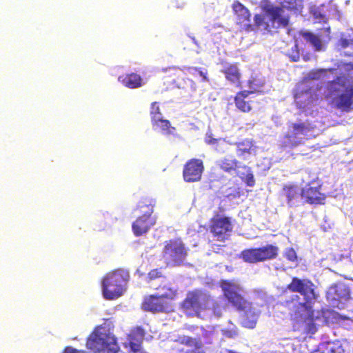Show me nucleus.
<instances>
[{"instance_id": "obj_1", "label": "nucleus", "mask_w": 353, "mask_h": 353, "mask_svg": "<svg viewBox=\"0 0 353 353\" xmlns=\"http://www.w3.org/2000/svg\"><path fill=\"white\" fill-rule=\"evenodd\" d=\"M286 290L291 292L299 293L304 297V302L300 301L298 294H293L284 300L282 305L290 310L291 317L297 323H302L305 332L314 334L317 331L314 319V312L310 305L317 298L313 282L308 279L292 277L291 282L286 285Z\"/></svg>"}, {"instance_id": "obj_2", "label": "nucleus", "mask_w": 353, "mask_h": 353, "mask_svg": "<svg viewBox=\"0 0 353 353\" xmlns=\"http://www.w3.org/2000/svg\"><path fill=\"white\" fill-rule=\"evenodd\" d=\"M325 97L330 99L335 108L342 112L353 109V84L345 76H338L327 82L325 86Z\"/></svg>"}, {"instance_id": "obj_3", "label": "nucleus", "mask_w": 353, "mask_h": 353, "mask_svg": "<svg viewBox=\"0 0 353 353\" xmlns=\"http://www.w3.org/2000/svg\"><path fill=\"white\" fill-rule=\"evenodd\" d=\"M264 15L256 14L254 17V25L268 32L285 28L289 24V17L284 14L280 6H267L263 8Z\"/></svg>"}, {"instance_id": "obj_4", "label": "nucleus", "mask_w": 353, "mask_h": 353, "mask_svg": "<svg viewBox=\"0 0 353 353\" xmlns=\"http://www.w3.org/2000/svg\"><path fill=\"white\" fill-rule=\"evenodd\" d=\"M159 290L162 289L165 290L163 294H154L144 297L142 302V308L145 311L154 313L169 312L173 310L172 301L174 300L177 294L176 290L174 289L170 285H159L155 288Z\"/></svg>"}, {"instance_id": "obj_5", "label": "nucleus", "mask_w": 353, "mask_h": 353, "mask_svg": "<svg viewBox=\"0 0 353 353\" xmlns=\"http://www.w3.org/2000/svg\"><path fill=\"white\" fill-rule=\"evenodd\" d=\"M323 183L316 176H310L307 173V176L302 179L300 190L301 199L303 203L310 205H324L327 198L323 192Z\"/></svg>"}, {"instance_id": "obj_6", "label": "nucleus", "mask_w": 353, "mask_h": 353, "mask_svg": "<svg viewBox=\"0 0 353 353\" xmlns=\"http://www.w3.org/2000/svg\"><path fill=\"white\" fill-rule=\"evenodd\" d=\"M156 205L155 199L150 197L143 198L138 203L137 208L141 215L132 224V229L136 236H140L147 233L156 223V218L152 216Z\"/></svg>"}, {"instance_id": "obj_7", "label": "nucleus", "mask_w": 353, "mask_h": 353, "mask_svg": "<svg viewBox=\"0 0 353 353\" xmlns=\"http://www.w3.org/2000/svg\"><path fill=\"white\" fill-rule=\"evenodd\" d=\"M127 272L116 270L108 272L102 281V294L106 300H114L121 296L128 281Z\"/></svg>"}, {"instance_id": "obj_8", "label": "nucleus", "mask_w": 353, "mask_h": 353, "mask_svg": "<svg viewBox=\"0 0 353 353\" xmlns=\"http://www.w3.org/2000/svg\"><path fill=\"white\" fill-rule=\"evenodd\" d=\"M86 347L94 353H117V339L105 328L95 330L87 339Z\"/></svg>"}, {"instance_id": "obj_9", "label": "nucleus", "mask_w": 353, "mask_h": 353, "mask_svg": "<svg viewBox=\"0 0 353 353\" xmlns=\"http://www.w3.org/2000/svg\"><path fill=\"white\" fill-rule=\"evenodd\" d=\"M314 130V126L307 121L292 122L288 124V132L284 136L283 146L293 148L303 143L305 137Z\"/></svg>"}, {"instance_id": "obj_10", "label": "nucleus", "mask_w": 353, "mask_h": 353, "mask_svg": "<svg viewBox=\"0 0 353 353\" xmlns=\"http://www.w3.org/2000/svg\"><path fill=\"white\" fill-rule=\"evenodd\" d=\"M210 299L201 290L189 291L181 302V309L188 315L200 316L201 312L208 309Z\"/></svg>"}, {"instance_id": "obj_11", "label": "nucleus", "mask_w": 353, "mask_h": 353, "mask_svg": "<svg viewBox=\"0 0 353 353\" xmlns=\"http://www.w3.org/2000/svg\"><path fill=\"white\" fill-rule=\"evenodd\" d=\"M163 253L167 265L171 266L181 265L187 256L184 244L179 239L165 241Z\"/></svg>"}, {"instance_id": "obj_12", "label": "nucleus", "mask_w": 353, "mask_h": 353, "mask_svg": "<svg viewBox=\"0 0 353 353\" xmlns=\"http://www.w3.org/2000/svg\"><path fill=\"white\" fill-rule=\"evenodd\" d=\"M239 161L233 156L225 157L217 162V165L220 170L224 172L232 174L237 173L239 168L245 170L246 174L239 175L241 179L245 182L247 186L253 187L255 185V179L250 167L243 165L240 166Z\"/></svg>"}, {"instance_id": "obj_13", "label": "nucleus", "mask_w": 353, "mask_h": 353, "mask_svg": "<svg viewBox=\"0 0 353 353\" xmlns=\"http://www.w3.org/2000/svg\"><path fill=\"white\" fill-rule=\"evenodd\" d=\"M220 286L224 296L237 311L245 310L250 306L252 303L241 294V288L239 285L230 281L224 280L221 282Z\"/></svg>"}, {"instance_id": "obj_14", "label": "nucleus", "mask_w": 353, "mask_h": 353, "mask_svg": "<svg viewBox=\"0 0 353 353\" xmlns=\"http://www.w3.org/2000/svg\"><path fill=\"white\" fill-rule=\"evenodd\" d=\"M210 230L216 240L223 242L232 230L230 219L227 216L213 218L211 220Z\"/></svg>"}, {"instance_id": "obj_15", "label": "nucleus", "mask_w": 353, "mask_h": 353, "mask_svg": "<svg viewBox=\"0 0 353 353\" xmlns=\"http://www.w3.org/2000/svg\"><path fill=\"white\" fill-rule=\"evenodd\" d=\"M204 170L203 162L199 159H191L184 165L183 177L185 182H198Z\"/></svg>"}, {"instance_id": "obj_16", "label": "nucleus", "mask_w": 353, "mask_h": 353, "mask_svg": "<svg viewBox=\"0 0 353 353\" xmlns=\"http://www.w3.org/2000/svg\"><path fill=\"white\" fill-rule=\"evenodd\" d=\"M239 63H223L221 72L224 74L227 81L236 88L242 87V74Z\"/></svg>"}, {"instance_id": "obj_17", "label": "nucleus", "mask_w": 353, "mask_h": 353, "mask_svg": "<svg viewBox=\"0 0 353 353\" xmlns=\"http://www.w3.org/2000/svg\"><path fill=\"white\" fill-rule=\"evenodd\" d=\"M232 10L236 17V23L246 31L253 30V27L250 23L251 14L249 10L239 1H235L233 3Z\"/></svg>"}, {"instance_id": "obj_18", "label": "nucleus", "mask_w": 353, "mask_h": 353, "mask_svg": "<svg viewBox=\"0 0 353 353\" xmlns=\"http://www.w3.org/2000/svg\"><path fill=\"white\" fill-rule=\"evenodd\" d=\"M236 146V155L243 159L246 160L248 157L255 155L256 146L255 141L252 139L245 138L240 141L234 143Z\"/></svg>"}, {"instance_id": "obj_19", "label": "nucleus", "mask_w": 353, "mask_h": 353, "mask_svg": "<svg viewBox=\"0 0 353 353\" xmlns=\"http://www.w3.org/2000/svg\"><path fill=\"white\" fill-rule=\"evenodd\" d=\"M350 297V290L343 283H336L329 288L327 298L332 301L343 302Z\"/></svg>"}, {"instance_id": "obj_20", "label": "nucleus", "mask_w": 353, "mask_h": 353, "mask_svg": "<svg viewBox=\"0 0 353 353\" xmlns=\"http://www.w3.org/2000/svg\"><path fill=\"white\" fill-rule=\"evenodd\" d=\"M294 98L297 107L304 108L312 101V92L309 87H304L303 83L298 85L294 90Z\"/></svg>"}, {"instance_id": "obj_21", "label": "nucleus", "mask_w": 353, "mask_h": 353, "mask_svg": "<svg viewBox=\"0 0 353 353\" xmlns=\"http://www.w3.org/2000/svg\"><path fill=\"white\" fill-rule=\"evenodd\" d=\"M254 93L252 90H241L235 94L234 102L235 107L241 112L248 113L252 109V101L248 100L250 94Z\"/></svg>"}, {"instance_id": "obj_22", "label": "nucleus", "mask_w": 353, "mask_h": 353, "mask_svg": "<svg viewBox=\"0 0 353 353\" xmlns=\"http://www.w3.org/2000/svg\"><path fill=\"white\" fill-rule=\"evenodd\" d=\"M204 141L206 144L211 145L213 150L219 154L226 152L229 146L232 145L231 142L227 141L226 138H214L212 133H207Z\"/></svg>"}, {"instance_id": "obj_23", "label": "nucleus", "mask_w": 353, "mask_h": 353, "mask_svg": "<svg viewBox=\"0 0 353 353\" xmlns=\"http://www.w3.org/2000/svg\"><path fill=\"white\" fill-rule=\"evenodd\" d=\"M243 312L241 316V325L246 328L253 329L256 327L260 312L256 311L253 307L252 303L245 310H241Z\"/></svg>"}, {"instance_id": "obj_24", "label": "nucleus", "mask_w": 353, "mask_h": 353, "mask_svg": "<svg viewBox=\"0 0 353 353\" xmlns=\"http://www.w3.org/2000/svg\"><path fill=\"white\" fill-rule=\"evenodd\" d=\"M344 349L341 343L338 341H326L320 343L317 348L310 353H343Z\"/></svg>"}, {"instance_id": "obj_25", "label": "nucleus", "mask_w": 353, "mask_h": 353, "mask_svg": "<svg viewBox=\"0 0 353 353\" xmlns=\"http://www.w3.org/2000/svg\"><path fill=\"white\" fill-rule=\"evenodd\" d=\"M118 80L124 86L130 89L138 88L141 87L143 85V79L141 76L134 72L119 76Z\"/></svg>"}, {"instance_id": "obj_26", "label": "nucleus", "mask_w": 353, "mask_h": 353, "mask_svg": "<svg viewBox=\"0 0 353 353\" xmlns=\"http://www.w3.org/2000/svg\"><path fill=\"white\" fill-rule=\"evenodd\" d=\"M283 190L290 206L294 205L301 199L300 191L294 185H284Z\"/></svg>"}, {"instance_id": "obj_27", "label": "nucleus", "mask_w": 353, "mask_h": 353, "mask_svg": "<svg viewBox=\"0 0 353 353\" xmlns=\"http://www.w3.org/2000/svg\"><path fill=\"white\" fill-rule=\"evenodd\" d=\"M259 248L262 262L274 259L279 255V248L276 245L268 244Z\"/></svg>"}, {"instance_id": "obj_28", "label": "nucleus", "mask_w": 353, "mask_h": 353, "mask_svg": "<svg viewBox=\"0 0 353 353\" xmlns=\"http://www.w3.org/2000/svg\"><path fill=\"white\" fill-rule=\"evenodd\" d=\"M241 259L246 263L262 262L259 248L245 249L241 252Z\"/></svg>"}, {"instance_id": "obj_29", "label": "nucleus", "mask_w": 353, "mask_h": 353, "mask_svg": "<svg viewBox=\"0 0 353 353\" xmlns=\"http://www.w3.org/2000/svg\"><path fill=\"white\" fill-rule=\"evenodd\" d=\"M151 123L154 130H159L165 134H171L176 130L174 127L171 125L169 120L164 119L163 117L159 118Z\"/></svg>"}, {"instance_id": "obj_30", "label": "nucleus", "mask_w": 353, "mask_h": 353, "mask_svg": "<svg viewBox=\"0 0 353 353\" xmlns=\"http://www.w3.org/2000/svg\"><path fill=\"white\" fill-rule=\"evenodd\" d=\"M301 35L306 41L310 43L312 45L315 50L319 51L321 50V40L318 36L310 32H302Z\"/></svg>"}, {"instance_id": "obj_31", "label": "nucleus", "mask_w": 353, "mask_h": 353, "mask_svg": "<svg viewBox=\"0 0 353 353\" xmlns=\"http://www.w3.org/2000/svg\"><path fill=\"white\" fill-rule=\"evenodd\" d=\"M324 4H321L319 6H314L311 12L315 19L319 21H325L326 18V12L324 10Z\"/></svg>"}, {"instance_id": "obj_32", "label": "nucleus", "mask_w": 353, "mask_h": 353, "mask_svg": "<svg viewBox=\"0 0 353 353\" xmlns=\"http://www.w3.org/2000/svg\"><path fill=\"white\" fill-rule=\"evenodd\" d=\"M150 115L151 123L158 119L159 118L163 117L158 102L154 101L150 104Z\"/></svg>"}, {"instance_id": "obj_33", "label": "nucleus", "mask_w": 353, "mask_h": 353, "mask_svg": "<svg viewBox=\"0 0 353 353\" xmlns=\"http://www.w3.org/2000/svg\"><path fill=\"white\" fill-rule=\"evenodd\" d=\"M187 70L190 74H192L193 75L195 74V72H196V74H199V75L202 78L201 81L203 82L209 81V79L208 77V70L206 69L196 67H188L187 68Z\"/></svg>"}, {"instance_id": "obj_34", "label": "nucleus", "mask_w": 353, "mask_h": 353, "mask_svg": "<svg viewBox=\"0 0 353 353\" xmlns=\"http://www.w3.org/2000/svg\"><path fill=\"white\" fill-rule=\"evenodd\" d=\"M165 278L162 272V268H157L150 270L146 276L148 283L151 282L157 279Z\"/></svg>"}, {"instance_id": "obj_35", "label": "nucleus", "mask_w": 353, "mask_h": 353, "mask_svg": "<svg viewBox=\"0 0 353 353\" xmlns=\"http://www.w3.org/2000/svg\"><path fill=\"white\" fill-rule=\"evenodd\" d=\"M145 335V331L141 327H137L130 334V339L138 342H142Z\"/></svg>"}, {"instance_id": "obj_36", "label": "nucleus", "mask_w": 353, "mask_h": 353, "mask_svg": "<svg viewBox=\"0 0 353 353\" xmlns=\"http://www.w3.org/2000/svg\"><path fill=\"white\" fill-rule=\"evenodd\" d=\"M286 55L292 61L296 62L300 59V52L299 46L296 43L291 48V49L286 53Z\"/></svg>"}, {"instance_id": "obj_37", "label": "nucleus", "mask_w": 353, "mask_h": 353, "mask_svg": "<svg viewBox=\"0 0 353 353\" xmlns=\"http://www.w3.org/2000/svg\"><path fill=\"white\" fill-rule=\"evenodd\" d=\"M283 256L287 260L291 262H296L298 259L297 254L292 248H288L285 249L283 252Z\"/></svg>"}, {"instance_id": "obj_38", "label": "nucleus", "mask_w": 353, "mask_h": 353, "mask_svg": "<svg viewBox=\"0 0 353 353\" xmlns=\"http://www.w3.org/2000/svg\"><path fill=\"white\" fill-rule=\"evenodd\" d=\"M141 342H138L134 340L130 339V346L134 352H137L141 350Z\"/></svg>"}, {"instance_id": "obj_39", "label": "nucleus", "mask_w": 353, "mask_h": 353, "mask_svg": "<svg viewBox=\"0 0 353 353\" xmlns=\"http://www.w3.org/2000/svg\"><path fill=\"white\" fill-rule=\"evenodd\" d=\"M62 353H85V351L84 350H79L77 349H75L74 347L68 346L65 347Z\"/></svg>"}, {"instance_id": "obj_40", "label": "nucleus", "mask_w": 353, "mask_h": 353, "mask_svg": "<svg viewBox=\"0 0 353 353\" xmlns=\"http://www.w3.org/2000/svg\"><path fill=\"white\" fill-rule=\"evenodd\" d=\"M213 310H214V312L215 314H216V315L218 316H221V310L220 305L218 303H214V304L213 305Z\"/></svg>"}, {"instance_id": "obj_41", "label": "nucleus", "mask_w": 353, "mask_h": 353, "mask_svg": "<svg viewBox=\"0 0 353 353\" xmlns=\"http://www.w3.org/2000/svg\"><path fill=\"white\" fill-rule=\"evenodd\" d=\"M342 45L343 47H346L348 45V41L347 40H343Z\"/></svg>"}, {"instance_id": "obj_42", "label": "nucleus", "mask_w": 353, "mask_h": 353, "mask_svg": "<svg viewBox=\"0 0 353 353\" xmlns=\"http://www.w3.org/2000/svg\"><path fill=\"white\" fill-rule=\"evenodd\" d=\"M252 83H253V82H252V81H251V80H249V81H248V86H249L250 88H251V85L252 84Z\"/></svg>"}, {"instance_id": "obj_43", "label": "nucleus", "mask_w": 353, "mask_h": 353, "mask_svg": "<svg viewBox=\"0 0 353 353\" xmlns=\"http://www.w3.org/2000/svg\"><path fill=\"white\" fill-rule=\"evenodd\" d=\"M240 195H241L240 192H237V193H236L234 196V197H239V196H240Z\"/></svg>"}, {"instance_id": "obj_44", "label": "nucleus", "mask_w": 353, "mask_h": 353, "mask_svg": "<svg viewBox=\"0 0 353 353\" xmlns=\"http://www.w3.org/2000/svg\"><path fill=\"white\" fill-rule=\"evenodd\" d=\"M339 319L344 320V319H347V318L343 316H339Z\"/></svg>"}, {"instance_id": "obj_45", "label": "nucleus", "mask_w": 353, "mask_h": 353, "mask_svg": "<svg viewBox=\"0 0 353 353\" xmlns=\"http://www.w3.org/2000/svg\"><path fill=\"white\" fill-rule=\"evenodd\" d=\"M254 124H255V123H254V122H253V123H249L248 125H250L251 126H254Z\"/></svg>"}]
</instances>
